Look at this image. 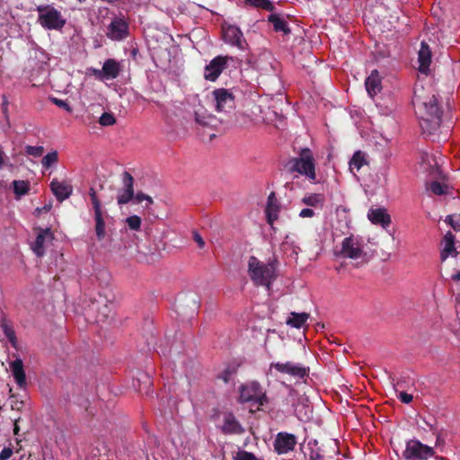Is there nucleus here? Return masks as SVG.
I'll use <instances>...</instances> for the list:
<instances>
[{"label":"nucleus","mask_w":460,"mask_h":460,"mask_svg":"<svg viewBox=\"0 0 460 460\" xmlns=\"http://www.w3.org/2000/svg\"><path fill=\"white\" fill-rule=\"evenodd\" d=\"M413 101L420 102L425 109L427 118L423 119L420 126L423 129L427 128L429 133L431 134L432 131L440 127L442 121V111L438 106V99L435 95H432L428 100L421 101V97L415 92Z\"/></svg>","instance_id":"f257e3e1"},{"label":"nucleus","mask_w":460,"mask_h":460,"mask_svg":"<svg viewBox=\"0 0 460 460\" xmlns=\"http://www.w3.org/2000/svg\"><path fill=\"white\" fill-rule=\"evenodd\" d=\"M248 274L256 286H265L270 289L275 278V267L272 263L265 264L255 256H251L248 261Z\"/></svg>","instance_id":"f03ea898"},{"label":"nucleus","mask_w":460,"mask_h":460,"mask_svg":"<svg viewBox=\"0 0 460 460\" xmlns=\"http://www.w3.org/2000/svg\"><path fill=\"white\" fill-rule=\"evenodd\" d=\"M288 166L291 172H297L313 181L316 178L314 159L309 148H303L298 157L288 161Z\"/></svg>","instance_id":"7ed1b4c3"},{"label":"nucleus","mask_w":460,"mask_h":460,"mask_svg":"<svg viewBox=\"0 0 460 460\" xmlns=\"http://www.w3.org/2000/svg\"><path fill=\"white\" fill-rule=\"evenodd\" d=\"M39 22L40 25L48 30H60L64 27L66 20L63 19L59 11L50 5H40Z\"/></svg>","instance_id":"20e7f679"},{"label":"nucleus","mask_w":460,"mask_h":460,"mask_svg":"<svg viewBox=\"0 0 460 460\" xmlns=\"http://www.w3.org/2000/svg\"><path fill=\"white\" fill-rule=\"evenodd\" d=\"M436 452L433 447L421 443L418 439H410L406 442L402 457L405 460H429L434 457Z\"/></svg>","instance_id":"39448f33"},{"label":"nucleus","mask_w":460,"mask_h":460,"mask_svg":"<svg viewBox=\"0 0 460 460\" xmlns=\"http://www.w3.org/2000/svg\"><path fill=\"white\" fill-rule=\"evenodd\" d=\"M239 401L240 402H254L259 405L268 403V398L262 391L261 385L252 381L239 387Z\"/></svg>","instance_id":"423d86ee"},{"label":"nucleus","mask_w":460,"mask_h":460,"mask_svg":"<svg viewBox=\"0 0 460 460\" xmlns=\"http://www.w3.org/2000/svg\"><path fill=\"white\" fill-rule=\"evenodd\" d=\"M272 369H275L279 373L288 375L296 379H305L308 377L310 372L309 367L292 361L272 362L270 365V371Z\"/></svg>","instance_id":"0eeeda50"},{"label":"nucleus","mask_w":460,"mask_h":460,"mask_svg":"<svg viewBox=\"0 0 460 460\" xmlns=\"http://www.w3.org/2000/svg\"><path fill=\"white\" fill-rule=\"evenodd\" d=\"M216 111L217 112H231L234 109L235 102L233 93L226 88H217L212 92Z\"/></svg>","instance_id":"6e6552de"},{"label":"nucleus","mask_w":460,"mask_h":460,"mask_svg":"<svg viewBox=\"0 0 460 460\" xmlns=\"http://www.w3.org/2000/svg\"><path fill=\"white\" fill-rule=\"evenodd\" d=\"M122 186L118 190L117 202L119 205H125L131 201L134 197V177L127 171L121 175Z\"/></svg>","instance_id":"1a4fd4ad"},{"label":"nucleus","mask_w":460,"mask_h":460,"mask_svg":"<svg viewBox=\"0 0 460 460\" xmlns=\"http://www.w3.org/2000/svg\"><path fill=\"white\" fill-rule=\"evenodd\" d=\"M364 254L362 244L352 234L344 238L341 243V249L337 253L338 256L342 258L358 259Z\"/></svg>","instance_id":"9d476101"},{"label":"nucleus","mask_w":460,"mask_h":460,"mask_svg":"<svg viewBox=\"0 0 460 460\" xmlns=\"http://www.w3.org/2000/svg\"><path fill=\"white\" fill-rule=\"evenodd\" d=\"M232 59L228 56H217L205 66L204 77L206 80L214 82L220 74L226 68L227 61Z\"/></svg>","instance_id":"9b49d317"},{"label":"nucleus","mask_w":460,"mask_h":460,"mask_svg":"<svg viewBox=\"0 0 460 460\" xmlns=\"http://www.w3.org/2000/svg\"><path fill=\"white\" fill-rule=\"evenodd\" d=\"M107 37L111 40L120 41L129 35L128 23L122 18H114L108 26Z\"/></svg>","instance_id":"f8f14e48"},{"label":"nucleus","mask_w":460,"mask_h":460,"mask_svg":"<svg viewBox=\"0 0 460 460\" xmlns=\"http://www.w3.org/2000/svg\"><path fill=\"white\" fill-rule=\"evenodd\" d=\"M296 437L288 432H279L273 442V447L278 455L287 454L295 449Z\"/></svg>","instance_id":"ddd939ff"},{"label":"nucleus","mask_w":460,"mask_h":460,"mask_svg":"<svg viewBox=\"0 0 460 460\" xmlns=\"http://www.w3.org/2000/svg\"><path fill=\"white\" fill-rule=\"evenodd\" d=\"M224 40L241 49H244L245 40L243 39V32L236 26L229 25L226 29H224Z\"/></svg>","instance_id":"4468645a"},{"label":"nucleus","mask_w":460,"mask_h":460,"mask_svg":"<svg viewBox=\"0 0 460 460\" xmlns=\"http://www.w3.org/2000/svg\"><path fill=\"white\" fill-rule=\"evenodd\" d=\"M49 186L51 191L59 202L68 199L73 192L72 185L64 181H58V179H53Z\"/></svg>","instance_id":"2eb2a0df"},{"label":"nucleus","mask_w":460,"mask_h":460,"mask_svg":"<svg viewBox=\"0 0 460 460\" xmlns=\"http://www.w3.org/2000/svg\"><path fill=\"white\" fill-rule=\"evenodd\" d=\"M10 369L13 378L20 388L27 386L26 374L23 368V362L21 358H17L10 363Z\"/></svg>","instance_id":"dca6fc26"},{"label":"nucleus","mask_w":460,"mask_h":460,"mask_svg":"<svg viewBox=\"0 0 460 460\" xmlns=\"http://www.w3.org/2000/svg\"><path fill=\"white\" fill-rule=\"evenodd\" d=\"M221 431L226 435L242 434L244 432V429L234 415L229 412L224 417V424L221 427Z\"/></svg>","instance_id":"f3484780"},{"label":"nucleus","mask_w":460,"mask_h":460,"mask_svg":"<svg viewBox=\"0 0 460 460\" xmlns=\"http://www.w3.org/2000/svg\"><path fill=\"white\" fill-rule=\"evenodd\" d=\"M367 217L373 224L381 225L384 228H386L391 223V217L384 208H370Z\"/></svg>","instance_id":"a211bd4d"},{"label":"nucleus","mask_w":460,"mask_h":460,"mask_svg":"<svg viewBox=\"0 0 460 460\" xmlns=\"http://www.w3.org/2000/svg\"><path fill=\"white\" fill-rule=\"evenodd\" d=\"M431 57L432 54L429 44L425 41H422L418 54V60L420 63L419 71L420 73H428L431 63Z\"/></svg>","instance_id":"6ab92c4d"},{"label":"nucleus","mask_w":460,"mask_h":460,"mask_svg":"<svg viewBox=\"0 0 460 460\" xmlns=\"http://www.w3.org/2000/svg\"><path fill=\"white\" fill-rule=\"evenodd\" d=\"M121 71L120 64L113 58L107 59L100 73L102 75L104 79H115L118 77Z\"/></svg>","instance_id":"aec40b11"},{"label":"nucleus","mask_w":460,"mask_h":460,"mask_svg":"<svg viewBox=\"0 0 460 460\" xmlns=\"http://www.w3.org/2000/svg\"><path fill=\"white\" fill-rule=\"evenodd\" d=\"M279 211V203L276 198L275 192H271L268 197L267 207L265 209L267 216V222L270 226L278 218V213Z\"/></svg>","instance_id":"412c9836"},{"label":"nucleus","mask_w":460,"mask_h":460,"mask_svg":"<svg viewBox=\"0 0 460 460\" xmlns=\"http://www.w3.org/2000/svg\"><path fill=\"white\" fill-rule=\"evenodd\" d=\"M47 237H49L50 239L53 238V234H52L50 229L49 228L40 229V231L39 232V234L36 236V240H35L34 243L31 246V249L33 250V252H35V254L38 257H42L45 253V249H44L43 244H44V242Z\"/></svg>","instance_id":"4be33fe9"},{"label":"nucleus","mask_w":460,"mask_h":460,"mask_svg":"<svg viewBox=\"0 0 460 460\" xmlns=\"http://www.w3.org/2000/svg\"><path fill=\"white\" fill-rule=\"evenodd\" d=\"M366 89L371 97H374L381 91V78L377 70L372 71L365 82Z\"/></svg>","instance_id":"5701e85b"},{"label":"nucleus","mask_w":460,"mask_h":460,"mask_svg":"<svg viewBox=\"0 0 460 460\" xmlns=\"http://www.w3.org/2000/svg\"><path fill=\"white\" fill-rule=\"evenodd\" d=\"M444 247L440 252V259L446 261L450 254L456 255L455 248V235L451 232H447L443 239Z\"/></svg>","instance_id":"b1692460"},{"label":"nucleus","mask_w":460,"mask_h":460,"mask_svg":"<svg viewBox=\"0 0 460 460\" xmlns=\"http://www.w3.org/2000/svg\"><path fill=\"white\" fill-rule=\"evenodd\" d=\"M268 22L272 23L273 29L276 32H283L284 35H288L291 33V30L288 22L283 18H281L279 14L270 13L268 16Z\"/></svg>","instance_id":"393cba45"},{"label":"nucleus","mask_w":460,"mask_h":460,"mask_svg":"<svg viewBox=\"0 0 460 460\" xmlns=\"http://www.w3.org/2000/svg\"><path fill=\"white\" fill-rule=\"evenodd\" d=\"M91 310H95L97 312L94 319L97 323L105 322L111 313V308L109 304L99 301L93 302Z\"/></svg>","instance_id":"a878e982"},{"label":"nucleus","mask_w":460,"mask_h":460,"mask_svg":"<svg viewBox=\"0 0 460 460\" xmlns=\"http://www.w3.org/2000/svg\"><path fill=\"white\" fill-rule=\"evenodd\" d=\"M195 120L203 127H216L218 122L216 116L208 113L207 111L203 109L195 111Z\"/></svg>","instance_id":"bb28decb"},{"label":"nucleus","mask_w":460,"mask_h":460,"mask_svg":"<svg viewBox=\"0 0 460 460\" xmlns=\"http://www.w3.org/2000/svg\"><path fill=\"white\" fill-rule=\"evenodd\" d=\"M0 326L3 330L4 336L11 343L12 347L17 349L18 340L12 323L5 318H2Z\"/></svg>","instance_id":"cd10ccee"},{"label":"nucleus","mask_w":460,"mask_h":460,"mask_svg":"<svg viewBox=\"0 0 460 460\" xmlns=\"http://www.w3.org/2000/svg\"><path fill=\"white\" fill-rule=\"evenodd\" d=\"M94 211V221H95V234L99 241L104 239L106 235L105 231V221L103 218L102 209L93 210Z\"/></svg>","instance_id":"c85d7f7f"},{"label":"nucleus","mask_w":460,"mask_h":460,"mask_svg":"<svg viewBox=\"0 0 460 460\" xmlns=\"http://www.w3.org/2000/svg\"><path fill=\"white\" fill-rule=\"evenodd\" d=\"M366 154L360 150L356 151L349 160V170L355 173V171H359L360 168L367 164Z\"/></svg>","instance_id":"c756f323"},{"label":"nucleus","mask_w":460,"mask_h":460,"mask_svg":"<svg viewBox=\"0 0 460 460\" xmlns=\"http://www.w3.org/2000/svg\"><path fill=\"white\" fill-rule=\"evenodd\" d=\"M290 317L287 320V324L295 328H301L309 318L307 313L292 312Z\"/></svg>","instance_id":"7c9ffc66"},{"label":"nucleus","mask_w":460,"mask_h":460,"mask_svg":"<svg viewBox=\"0 0 460 460\" xmlns=\"http://www.w3.org/2000/svg\"><path fill=\"white\" fill-rule=\"evenodd\" d=\"M301 201L303 204L309 206V207L322 208L324 204V196L320 193H312L307 196H305L301 199Z\"/></svg>","instance_id":"2f4dec72"},{"label":"nucleus","mask_w":460,"mask_h":460,"mask_svg":"<svg viewBox=\"0 0 460 460\" xmlns=\"http://www.w3.org/2000/svg\"><path fill=\"white\" fill-rule=\"evenodd\" d=\"M244 2L250 6L261 8L269 12H273L275 10V6L270 0H244Z\"/></svg>","instance_id":"473e14b6"},{"label":"nucleus","mask_w":460,"mask_h":460,"mask_svg":"<svg viewBox=\"0 0 460 460\" xmlns=\"http://www.w3.org/2000/svg\"><path fill=\"white\" fill-rule=\"evenodd\" d=\"M238 367L239 365L237 364H230L218 375L217 377L227 384L231 380L232 376L237 373Z\"/></svg>","instance_id":"72a5a7b5"},{"label":"nucleus","mask_w":460,"mask_h":460,"mask_svg":"<svg viewBox=\"0 0 460 460\" xmlns=\"http://www.w3.org/2000/svg\"><path fill=\"white\" fill-rule=\"evenodd\" d=\"M13 191L17 196H22L29 191V181H13Z\"/></svg>","instance_id":"f704fd0d"},{"label":"nucleus","mask_w":460,"mask_h":460,"mask_svg":"<svg viewBox=\"0 0 460 460\" xmlns=\"http://www.w3.org/2000/svg\"><path fill=\"white\" fill-rule=\"evenodd\" d=\"M58 161V154L57 151L48 153L41 160L42 166L46 169L51 167Z\"/></svg>","instance_id":"c9c22d12"},{"label":"nucleus","mask_w":460,"mask_h":460,"mask_svg":"<svg viewBox=\"0 0 460 460\" xmlns=\"http://www.w3.org/2000/svg\"><path fill=\"white\" fill-rule=\"evenodd\" d=\"M435 195H443L447 193V185L438 181H433L428 187Z\"/></svg>","instance_id":"e433bc0d"},{"label":"nucleus","mask_w":460,"mask_h":460,"mask_svg":"<svg viewBox=\"0 0 460 460\" xmlns=\"http://www.w3.org/2000/svg\"><path fill=\"white\" fill-rule=\"evenodd\" d=\"M125 223L130 230L138 231L141 227L142 220L140 217L133 215L127 217Z\"/></svg>","instance_id":"4c0bfd02"},{"label":"nucleus","mask_w":460,"mask_h":460,"mask_svg":"<svg viewBox=\"0 0 460 460\" xmlns=\"http://www.w3.org/2000/svg\"><path fill=\"white\" fill-rule=\"evenodd\" d=\"M133 199L137 204H139V203L143 202L144 200H146L147 203L145 206V208H147V209L149 208V206L154 203L153 199L150 196L143 193L142 191L137 192V194L135 195Z\"/></svg>","instance_id":"58836bf2"},{"label":"nucleus","mask_w":460,"mask_h":460,"mask_svg":"<svg viewBox=\"0 0 460 460\" xmlns=\"http://www.w3.org/2000/svg\"><path fill=\"white\" fill-rule=\"evenodd\" d=\"M99 123L102 126H104V127L111 126V125H114L116 123V119H115V117H114V115L112 113L104 112L100 117Z\"/></svg>","instance_id":"ea45409f"},{"label":"nucleus","mask_w":460,"mask_h":460,"mask_svg":"<svg viewBox=\"0 0 460 460\" xmlns=\"http://www.w3.org/2000/svg\"><path fill=\"white\" fill-rule=\"evenodd\" d=\"M43 152H44V147L41 146H25V153L28 155H31L34 157H40L42 155Z\"/></svg>","instance_id":"a19ab883"},{"label":"nucleus","mask_w":460,"mask_h":460,"mask_svg":"<svg viewBox=\"0 0 460 460\" xmlns=\"http://www.w3.org/2000/svg\"><path fill=\"white\" fill-rule=\"evenodd\" d=\"M89 196H90V199H91V201L93 204V210L101 209L102 208L101 200L99 199L97 193L93 187H91L89 190Z\"/></svg>","instance_id":"79ce46f5"},{"label":"nucleus","mask_w":460,"mask_h":460,"mask_svg":"<svg viewBox=\"0 0 460 460\" xmlns=\"http://www.w3.org/2000/svg\"><path fill=\"white\" fill-rule=\"evenodd\" d=\"M234 460H258L255 455L252 452L240 450L234 457Z\"/></svg>","instance_id":"37998d69"},{"label":"nucleus","mask_w":460,"mask_h":460,"mask_svg":"<svg viewBox=\"0 0 460 460\" xmlns=\"http://www.w3.org/2000/svg\"><path fill=\"white\" fill-rule=\"evenodd\" d=\"M51 101L58 107L62 108V109L66 110L68 112H72V111H73L72 108L70 107V105L66 101H63V100H60V99H58V98H51Z\"/></svg>","instance_id":"c03bdc74"},{"label":"nucleus","mask_w":460,"mask_h":460,"mask_svg":"<svg viewBox=\"0 0 460 460\" xmlns=\"http://www.w3.org/2000/svg\"><path fill=\"white\" fill-rule=\"evenodd\" d=\"M446 222L448 223L454 230H460V214L458 215V222H455L453 216H447L446 218Z\"/></svg>","instance_id":"a18cd8bd"},{"label":"nucleus","mask_w":460,"mask_h":460,"mask_svg":"<svg viewBox=\"0 0 460 460\" xmlns=\"http://www.w3.org/2000/svg\"><path fill=\"white\" fill-rule=\"evenodd\" d=\"M193 240L197 243L198 246L202 249L205 247V242L199 233L196 230L192 231Z\"/></svg>","instance_id":"49530a36"},{"label":"nucleus","mask_w":460,"mask_h":460,"mask_svg":"<svg viewBox=\"0 0 460 460\" xmlns=\"http://www.w3.org/2000/svg\"><path fill=\"white\" fill-rule=\"evenodd\" d=\"M398 398L403 403H410L412 402L413 396L407 394L406 392L402 391L399 393Z\"/></svg>","instance_id":"de8ad7c7"},{"label":"nucleus","mask_w":460,"mask_h":460,"mask_svg":"<svg viewBox=\"0 0 460 460\" xmlns=\"http://www.w3.org/2000/svg\"><path fill=\"white\" fill-rule=\"evenodd\" d=\"M13 455L11 447H4L0 453V460H8Z\"/></svg>","instance_id":"09e8293b"},{"label":"nucleus","mask_w":460,"mask_h":460,"mask_svg":"<svg viewBox=\"0 0 460 460\" xmlns=\"http://www.w3.org/2000/svg\"><path fill=\"white\" fill-rule=\"evenodd\" d=\"M309 460H324V456L318 450H311Z\"/></svg>","instance_id":"8fccbe9b"},{"label":"nucleus","mask_w":460,"mask_h":460,"mask_svg":"<svg viewBox=\"0 0 460 460\" xmlns=\"http://www.w3.org/2000/svg\"><path fill=\"white\" fill-rule=\"evenodd\" d=\"M314 216V211L312 208H303L300 213V217H313Z\"/></svg>","instance_id":"3c124183"},{"label":"nucleus","mask_w":460,"mask_h":460,"mask_svg":"<svg viewBox=\"0 0 460 460\" xmlns=\"http://www.w3.org/2000/svg\"><path fill=\"white\" fill-rule=\"evenodd\" d=\"M19 420H20V418L16 419L14 421L13 432L15 435H18V432H19V426H18Z\"/></svg>","instance_id":"603ef678"},{"label":"nucleus","mask_w":460,"mask_h":460,"mask_svg":"<svg viewBox=\"0 0 460 460\" xmlns=\"http://www.w3.org/2000/svg\"><path fill=\"white\" fill-rule=\"evenodd\" d=\"M157 249H154V250H149V252H142L145 255H155V252H156Z\"/></svg>","instance_id":"864d4df0"},{"label":"nucleus","mask_w":460,"mask_h":460,"mask_svg":"<svg viewBox=\"0 0 460 460\" xmlns=\"http://www.w3.org/2000/svg\"><path fill=\"white\" fill-rule=\"evenodd\" d=\"M452 279L455 281H460V271L452 276Z\"/></svg>","instance_id":"5fc2aeb1"},{"label":"nucleus","mask_w":460,"mask_h":460,"mask_svg":"<svg viewBox=\"0 0 460 460\" xmlns=\"http://www.w3.org/2000/svg\"><path fill=\"white\" fill-rule=\"evenodd\" d=\"M442 443H444V439L441 438V436H440V435H438V436H437V442H436V445L438 446V445H440V444H442Z\"/></svg>","instance_id":"6e6d98bb"},{"label":"nucleus","mask_w":460,"mask_h":460,"mask_svg":"<svg viewBox=\"0 0 460 460\" xmlns=\"http://www.w3.org/2000/svg\"><path fill=\"white\" fill-rule=\"evenodd\" d=\"M51 208H52L51 204L45 205V206L41 208V210H44V211L48 212V211H49V210L51 209Z\"/></svg>","instance_id":"4d7b16f0"},{"label":"nucleus","mask_w":460,"mask_h":460,"mask_svg":"<svg viewBox=\"0 0 460 460\" xmlns=\"http://www.w3.org/2000/svg\"><path fill=\"white\" fill-rule=\"evenodd\" d=\"M436 172H437V173H438V177H439V178H441V179H444V178H445V176H444V175H442V172L439 170V168H438V167H437V168H436Z\"/></svg>","instance_id":"13d9d810"},{"label":"nucleus","mask_w":460,"mask_h":460,"mask_svg":"<svg viewBox=\"0 0 460 460\" xmlns=\"http://www.w3.org/2000/svg\"><path fill=\"white\" fill-rule=\"evenodd\" d=\"M402 387V383L401 382H398L396 385H394V391L397 393L398 392V388L397 387Z\"/></svg>","instance_id":"bf43d9fd"},{"label":"nucleus","mask_w":460,"mask_h":460,"mask_svg":"<svg viewBox=\"0 0 460 460\" xmlns=\"http://www.w3.org/2000/svg\"><path fill=\"white\" fill-rule=\"evenodd\" d=\"M2 155H3V153H2V151L0 150V168H1V167L3 166V164H4V161H3Z\"/></svg>","instance_id":"052dcab7"},{"label":"nucleus","mask_w":460,"mask_h":460,"mask_svg":"<svg viewBox=\"0 0 460 460\" xmlns=\"http://www.w3.org/2000/svg\"><path fill=\"white\" fill-rule=\"evenodd\" d=\"M78 1H79L80 3H83V2H84L85 0H78Z\"/></svg>","instance_id":"680f3d73"}]
</instances>
